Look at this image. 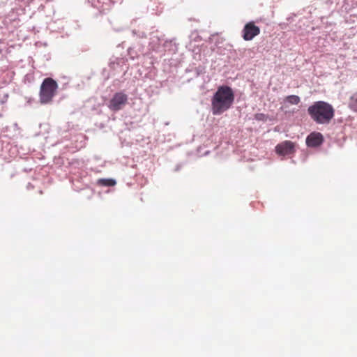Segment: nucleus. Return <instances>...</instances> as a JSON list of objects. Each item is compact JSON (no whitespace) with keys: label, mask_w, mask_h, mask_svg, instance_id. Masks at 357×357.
Wrapping results in <instances>:
<instances>
[{"label":"nucleus","mask_w":357,"mask_h":357,"mask_svg":"<svg viewBox=\"0 0 357 357\" xmlns=\"http://www.w3.org/2000/svg\"><path fill=\"white\" fill-rule=\"evenodd\" d=\"M163 53L166 51L172 52L175 53L177 51V47L175 42L173 40H165L163 41L162 45Z\"/></svg>","instance_id":"nucleus-10"},{"label":"nucleus","mask_w":357,"mask_h":357,"mask_svg":"<svg viewBox=\"0 0 357 357\" xmlns=\"http://www.w3.org/2000/svg\"><path fill=\"white\" fill-rule=\"evenodd\" d=\"M33 188L31 183H29L27 185V188Z\"/></svg>","instance_id":"nucleus-19"},{"label":"nucleus","mask_w":357,"mask_h":357,"mask_svg":"<svg viewBox=\"0 0 357 357\" xmlns=\"http://www.w3.org/2000/svg\"><path fill=\"white\" fill-rule=\"evenodd\" d=\"M209 151H206L204 155H207Z\"/></svg>","instance_id":"nucleus-20"},{"label":"nucleus","mask_w":357,"mask_h":357,"mask_svg":"<svg viewBox=\"0 0 357 357\" xmlns=\"http://www.w3.org/2000/svg\"><path fill=\"white\" fill-rule=\"evenodd\" d=\"M243 38L245 40H251L260 33V29L253 22L247 23L242 31Z\"/></svg>","instance_id":"nucleus-7"},{"label":"nucleus","mask_w":357,"mask_h":357,"mask_svg":"<svg viewBox=\"0 0 357 357\" xmlns=\"http://www.w3.org/2000/svg\"><path fill=\"white\" fill-rule=\"evenodd\" d=\"M128 56H130V59H134L135 58V55L133 54V50L132 48H129L128 50Z\"/></svg>","instance_id":"nucleus-16"},{"label":"nucleus","mask_w":357,"mask_h":357,"mask_svg":"<svg viewBox=\"0 0 357 357\" xmlns=\"http://www.w3.org/2000/svg\"><path fill=\"white\" fill-rule=\"evenodd\" d=\"M255 119L257 121H265L267 119L266 116L263 113H257L255 115Z\"/></svg>","instance_id":"nucleus-15"},{"label":"nucleus","mask_w":357,"mask_h":357,"mask_svg":"<svg viewBox=\"0 0 357 357\" xmlns=\"http://www.w3.org/2000/svg\"><path fill=\"white\" fill-rule=\"evenodd\" d=\"M149 40V50L162 54L163 48L162 45L164 41V36L160 34L158 31L153 32L151 33Z\"/></svg>","instance_id":"nucleus-6"},{"label":"nucleus","mask_w":357,"mask_h":357,"mask_svg":"<svg viewBox=\"0 0 357 357\" xmlns=\"http://www.w3.org/2000/svg\"><path fill=\"white\" fill-rule=\"evenodd\" d=\"M128 100V96L121 91L115 93L107 103V107L112 112H118L124 108Z\"/></svg>","instance_id":"nucleus-4"},{"label":"nucleus","mask_w":357,"mask_h":357,"mask_svg":"<svg viewBox=\"0 0 357 357\" xmlns=\"http://www.w3.org/2000/svg\"><path fill=\"white\" fill-rule=\"evenodd\" d=\"M307 112L317 123L327 124L333 118L335 111L331 104L324 101H317L308 107Z\"/></svg>","instance_id":"nucleus-2"},{"label":"nucleus","mask_w":357,"mask_h":357,"mask_svg":"<svg viewBox=\"0 0 357 357\" xmlns=\"http://www.w3.org/2000/svg\"><path fill=\"white\" fill-rule=\"evenodd\" d=\"M324 142V137L320 132L310 133L306 138V144L308 147H317Z\"/></svg>","instance_id":"nucleus-9"},{"label":"nucleus","mask_w":357,"mask_h":357,"mask_svg":"<svg viewBox=\"0 0 357 357\" xmlns=\"http://www.w3.org/2000/svg\"><path fill=\"white\" fill-rule=\"evenodd\" d=\"M235 100L233 89L228 85L218 87L211 98V111L213 115H220L229 109Z\"/></svg>","instance_id":"nucleus-1"},{"label":"nucleus","mask_w":357,"mask_h":357,"mask_svg":"<svg viewBox=\"0 0 357 357\" xmlns=\"http://www.w3.org/2000/svg\"><path fill=\"white\" fill-rule=\"evenodd\" d=\"M91 6L96 8L100 13L109 11L114 3H121L123 0H86Z\"/></svg>","instance_id":"nucleus-5"},{"label":"nucleus","mask_w":357,"mask_h":357,"mask_svg":"<svg viewBox=\"0 0 357 357\" xmlns=\"http://www.w3.org/2000/svg\"><path fill=\"white\" fill-rule=\"evenodd\" d=\"M295 151L294 143L291 141H284L275 146V152L279 155L285 156Z\"/></svg>","instance_id":"nucleus-8"},{"label":"nucleus","mask_w":357,"mask_h":357,"mask_svg":"<svg viewBox=\"0 0 357 357\" xmlns=\"http://www.w3.org/2000/svg\"><path fill=\"white\" fill-rule=\"evenodd\" d=\"M285 101L291 105H298L301 101V98L296 95H289L286 97Z\"/></svg>","instance_id":"nucleus-13"},{"label":"nucleus","mask_w":357,"mask_h":357,"mask_svg":"<svg viewBox=\"0 0 357 357\" xmlns=\"http://www.w3.org/2000/svg\"><path fill=\"white\" fill-rule=\"evenodd\" d=\"M96 184L102 187H112L116 184V181L114 178H99L97 180Z\"/></svg>","instance_id":"nucleus-11"},{"label":"nucleus","mask_w":357,"mask_h":357,"mask_svg":"<svg viewBox=\"0 0 357 357\" xmlns=\"http://www.w3.org/2000/svg\"><path fill=\"white\" fill-rule=\"evenodd\" d=\"M349 107L354 112H357V92L354 93L349 102Z\"/></svg>","instance_id":"nucleus-12"},{"label":"nucleus","mask_w":357,"mask_h":357,"mask_svg":"<svg viewBox=\"0 0 357 357\" xmlns=\"http://www.w3.org/2000/svg\"><path fill=\"white\" fill-rule=\"evenodd\" d=\"M132 34L134 37H136V38L139 39H143L146 38V33L144 31L139 30L133 29L132 31Z\"/></svg>","instance_id":"nucleus-14"},{"label":"nucleus","mask_w":357,"mask_h":357,"mask_svg":"<svg viewBox=\"0 0 357 357\" xmlns=\"http://www.w3.org/2000/svg\"><path fill=\"white\" fill-rule=\"evenodd\" d=\"M202 73V70H199V68H196V75L198 76Z\"/></svg>","instance_id":"nucleus-18"},{"label":"nucleus","mask_w":357,"mask_h":357,"mask_svg":"<svg viewBox=\"0 0 357 357\" xmlns=\"http://www.w3.org/2000/svg\"><path fill=\"white\" fill-rule=\"evenodd\" d=\"M57 82L51 77L44 79L40 89V100L42 104H48L56 94Z\"/></svg>","instance_id":"nucleus-3"},{"label":"nucleus","mask_w":357,"mask_h":357,"mask_svg":"<svg viewBox=\"0 0 357 357\" xmlns=\"http://www.w3.org/2000/svg\"><path fill=\"white\" fill-rule=\"evenodd\" d=\"M182 167H183V164L182 163L177 164L176 165L174 171L175 172H179Z\"/></svg>","instance_id":"nucleus-17"}]
</instances>
